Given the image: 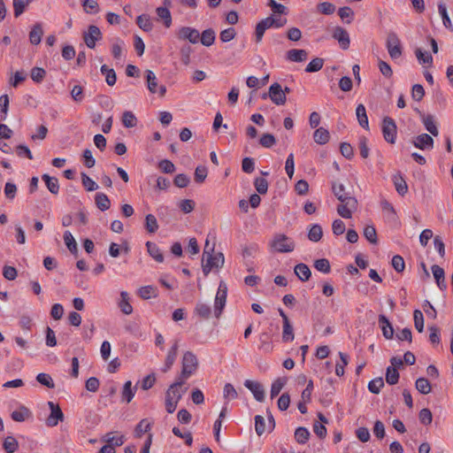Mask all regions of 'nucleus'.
<instances>
[{
	"label": "nucleus",
	"mask_w": 453,
	"mask_h": 453,
	"mask_svg": "<svg viewBox=\"0 0 453 453\" xmlns=\"http://www.w3.org/2000/svg\"><path fill=\"white\" fill-rule=\"evenodd\" d=\"M332 191L341 202V204L337 207L338 214L344 219H350L353 211L357 209L358 204L353 191L347 189L342 183L337 181L332 183Z\"/></svg>",
	"instance_id": "obj_1"
},
{
	"label": "nucleus",
	"mask_w": 453,
	"mask_h": 453,
	"mask_svg": "<svg viewBox=\"0 0 453 453\" xmlns=\"http://www.w3.org/2000/svg\"><path fill=\"white\" fill-rule=\"evenodd\" d=\"M270 247L280 253H288L294 250L296 243L294 240L286 234H276L270 242Z\"/></svg>",
	"instance_id": "obj_2"
},
{
	"label": "nucleus",
	"mask_w": 453,
	"mask_h": 453,
	"mask_svg": "<svg viewBox=\"0 0 453 453\" xmlns=\"http://www.w3.org/2000/svg\"><path fill=\"white\" fill-rule=\"evenodd\" d=\"M198 367L196 356L191 351H186L182 357L181 377L188 379L196 372Z\"/></svg>",
	"instance_id": "obj_3"
},
{
	"label": "nucleus",
	"mask_w": 453,
	"mask_h": 453,
	"mask_svg": "<svg viewBox=\"0 0 453 453\" xmlns=\"http://www.w3.org/2000/svg\"><path fill=\"white\" fill-rule=\"evenodd\" d=\"M386 47L391 58L396 59L402 56L401 42L395 32L390 31L388 33Z\"/></svg>",
	"instance_id": "obj_4"
},
{
	"label": "nucleus",
	"mask_w": 453,
	"mask_h": 453,
	"mask_svg": "<svg viewBox=\"0 0 453 453\" xmlns=\"http://www.w3.org/2000/svg\"><path fill=\"white\" fill-rule=\"evenodd\" d=\"M205 263L203 262L202 268L203 273L207 276L213 268H221L225 263V257L222 252L216 254L208 255L204 259Z\"/></svg>",
	"instance_id": "obj_5"
},
{
	"label": "nucleus",
	"mask_w": 453,
	"mask_h": 453,
	"mask_svg": "<svg viewBox=\"0 0 453 453\" xmlns=\"http://www.w3.org/2000/svg\"><path fill=\"white\" fill-rule=\"evenodd\" d=\"M227 296V287L224 281H220L219 284L218 291L215 296L214 303V315L216 318H219L221 312L226 305Z\"/></svg>",
	"instance_id": "obj_6"
},
{
	"label": "nucleus",
	"mask_w": 453,
	"mask_h": 453,
	"mask_svg": "<svg viewBox=\"0 0 453 453\" xmlns=\"http://www.w3.org/2000/svg\"><path fill=\"white\" fill-rule=\"evenodd\" d=\"M267 96L277 105H283L287 100L285 91H283L280 84L278 82L273 83L269 88L268 94H264L262 98L265 99Z\"/></svg>",
	"instance_id": "obj_7"
},
{
	"label": "nucleus",
	"mask_w": 453,
	"mask_h": 453,
	"mask_svg": "<svg viewBox=\"0 0 453 453\" xmlns=\"http://www.w3.org/2000/svg\"><path fill=\"white\" fill-rule=\"evenodd\" d=\"M382 134L384 139L394 144L396 137V125L395 120L390 117H385L382 120Z\"/></svg>",
	"instance_id": "obj_8"
},
{
	"label": "nucleus",
	"mask_w": 453,
	"mask_h": 453,
	"mask_svg": "<svg viewBox=\"0 0 453 453\" xmlns=\"http://www.w3.org/2000/svg\"><path fill=\"white\" fill-rule=\"evenodd\" d=\"M102 39V33L98 27L90 25L87 32L83 33V40L89 49H94L97 41Z\"/></svg>",
	"instance_id": "obj_9"
},
{
	"label": "nucleus",
	"mask_w": 453,
	"mask_h": 453,
	"mask_svg": "<svg viewBox=\"0 0 453 453\" xmlns=\"http://www.w3.org/2000/svg\"><path fill=\"white\" fill-rule=\"evenodd\" d=\"M179 40H188L189 42L196 44L199 42L200 34L196 28L190 27H182L176 33Z\"/></svg>",
	"instance_id": "obj_10"
},
{
	"label": "nucleus",
	"mask_w": 453,
	"mask_h": 453,
	"mask_svg": "<svg viewBox=\"0 0 453 453\" xmlns=\"http://www.w3.org/2000/svg\"><path fill=\"white\" fill-rule=\"evenodd\" d=\"M48 405L50 410V414L46 419V424L48 426H56L59 421H63L64 413L58 404L53 402H48Z\"/></svg>",
	"instance_id": "obj_11"
},
{
	"label": "nucleus",
	"mask_w": 453,
	"mask_h": 453,
	"mask_svg": "<svg viewBox=\"0 0 453 453\" xmlns=\"http://www.w3.org/2000/svg\"><path fill=\"white\" fill-rule=\"evenodd\" d=\"M146 81H147V87L150 93L155 94L158 91L160 96H164L166 88L165 86H160L157 89V79L155 75V73L151 70L146 71Z\"/></svg>",
	"instance_id": "obj_12"
},
{
	"label": "nucleus",
	"mask_w": 453,
	"mask_h": 453,
	"mask_svg": "<svg viewBox=\"0 0 453 453\" xmlns=\"http://www.w3.org/2000/svg\"><path fill=\"white\" fill-rule=\"evenodd\" d=\"M244 386L251 391L254 395V398L257 402H263L265 400V389L261 383L255 380H246L244 381Z\"/></svg>",
	"instance_id": "obj_13"
},
{
	"label": "nucleus",
	"mask_w": 453,
	"mask_h": 453,
	"mask_svg": "<svg viewBox=\"0 0 453 453\" xmlns=\"http://www.w3.org/2000/svg\"><path fill=\"white\" fill-rule=\"evenodd\" d=\"M333 38L337 40L340 46L343 50H347L349 47L350 40L349 33L346 29L342 27H336L332 35Z\"/></svg>",
	"instance_id": "obj_14"
},
{
	"label": "nucleus",
	"mask_w": 453,
	"mask_h": 453,
	"mask_svg": "<svg viewBox=\"0 0 453 453\" xmlns=\"http://www.w3.org/2000/svg\"><path fill=\"white\" fill-rule=\"evenodd\" d=\"M178 349H179V341L175 340L173 342L171 349L168 350V353H167V356H166V358L165 361V365L162 368L163 372H168L171 369V367L173 366V365L174 364L175 359L177 357V354H178Z\"/></svg>",
	"instance_id": "obj_15"
},
{
	"label": "nucleus",
	"mask_w": 453,
	"mask_h": 453,
	"mask_svg": "<svg viewBox=\"0 0 453 453\" xmlns=\"http://www.w3.org/2000/svg\"><path fill=\"white\" fill-rule=\"evenodd\" d=\"M413 144L416 148L420 150H432L434 147V139L428 134H422L415 138Z\"/></svg>",
	"instance_id": "obj_16"
},
{
	"label": "nucleus",
	"mask_w": 453,
	"mask_h": 453,
	"mask_svg": "<svg viewBox=\"0 0 453 453\" xmlns=\"http://www.w3.org/2000/svg\"><path fill=\"white\" fill-rule=\"evenodd\" d=\"M308 58V52L303 49H292L287 51L286 59L290 62L301 63Z\"/></svg>",
	"instance_id": "obj_17"
},
{
	"label": "nucleus",
	"mask_w": 453,
	"mask_h": 453,
	"mask_svg": "<svg viewBox=\"0 0 453 453\" xmlns=\"http://www.w3.org/2000/svg\"><path fill=\"white\" fill-rule=\"evenodd\" d=\"M274 22V18L273 16L267 17L257 24L256 27V41L259 42L266 29L273 27V23Z\"/></svg>",
	"instance_id": "obj_18"
},
{
	"label": "nucleus",
	"mask_w": 453,
	"mask_h": 453,
	"mask_svg": "<svg viewBox=\"0 0 453 453\" xmlns=\"http://www.w3.org/2000/svg\"><path fill=\"white\" fill-rule=\"evenodd\" d=\"M186 389H180V383H173L166 390L165 399L179 403Z\"/></svg>",
	"instance_id": "obj_19"
},
{
	"label": "nucleus",
	"mask_w": 453,
	"mask_h": 453,
	"mask_svg": "<svg viewBox=\"0 0 453 453\" xmlns=\"http://www.w3.org/2000/svg\"><path fill=\"white\" fill-rule=\"evenodd\" d=\"M431 270L438 288L441 290H445L447 288V283L445 280V273L443 268H441L440 265H432Z\"/></svg>",
	"instance_id": "obj_20"
},
{
	"label": "nucleus",
	"mask_w": 453,
	"mask_h": 453,
	"mask_svg": "<svg viewBox=\"0 0 453 453\" xmlns=\"http://www.w3.org/2000/svg\"><path fill=\"white\" fill-rule=\"evenodd\" d=\"M379 324L381 327L382 334L386 339H392L394 335V328L388 318L380 314L378 318Z\"/></svg>",
	"instance_id": "obj_21"
},
{
	"label": "nucleus",
	"mask_w": 453,
	"mask_h": 453,
	"mask_svg": "<svg viewBox=\"0 0 453 453\" xmlns=\"http://www.w3.org/2000/svg\"><path fill=\"white\" fill-rule=\"evenodd\" d=\"M294 272L297 278L303 282L307 281L311 275L308 265L303 263L297 264L294 268Z\"/></svg>",
	"instance_id": "obj_22"
},
{
	"label": "nucleus",
	"mask_w": 453,
	"mask_h": 453,
	"mask_svg": "<svg viewBox=\"0 0 453 453\" xmlns=\"http://www.w3.org/2000/svg\"><path fill=\"white\" fill-rule=\"evenodd\" d=\"M42 180L45 182V185L48 190L53 194L58 195L59 192V183L58 180L56 177H50L49 174L44 173L42 175Z\"/></svg>",
	"instance_id": "obj_23"
},
{
	"label": "nucleus",
	"mask_w": 453,
	"mask_h": 453,
	"mask_svg": "<svg viewBox=\"0 0 453 453\" xmlns=\"http://www.w3.org/2000/svg\"><path fill=\"white\" fill-rule=\"evenodd\" d=\"M356 115L358 124L365 129H369L368 117L364 104H359L356 108Z\"/></svg>",
	"instance_id": "obj_24"
},
{
	"label": "nucleus",
	"mask_w": 453,
	"mask_h": 453,
	"mask_svg": "<svg viewBox=\"0 0 453 453\" xmlns=\"http://www.w3.org/2000/svg\"><path fill=\"white\" fill-rule=\"evenodd\" d=\"M392 180L394 182L397 193L400 196H403L408 192V185L403 177L402 176V174H395L392 178Z\"/></svg>",
	"instance_id": "obj_25"
},
{
	"label": "nucleus",
	"mask_w": 453,
	"mask_h": 453,
	"mask_svg": "<svg viewBox=\"0 0 453 453\" xmlns=\"http://www.w3.org/2000/svg\"><path fill=\"white\" fill-rule=\"evenodd\" d=\"M330 134L327 129L324 127H319L313 134L314 142L318 144L324 145L328 142Z\"/></svg>",
	"instance_id": "obj_26"
},
{
	"label": "nucleus",
	"mask_w": 453,
	"mask_h": 453,
	"mask_svg": "<svg viewBox=\"0 0 453 453\" xmlns=\"http://www.w3.org/2000/svg\"><path fill=\"white\" fill-rule=\"evenodd\" d=\"M43 35L42 27L40 23H36L29 33V41L32 44L37 45L42 41Z\"/></svg>",
	"instance_id": "obj_27"
},
{
	"label": "nucleus",
	"mask_w": 453,
	"mask_h": 453,
	"mask_svg": "<svg viewBox=\"0 0 453 453\" xmlns=\"http://www.w3.org/2000/svg\"><path fill=\"white\" fill-rule=\"evenodd\" d=\"M295 339L294 327L290 321L282 323L281 340L283 342H291Z\"/></svg>",
	"instance_id": "obj_28"
},
{
	"label": "nucleus",
	"mask_w": 453,
	"mask_h": 453,
	"mask_svg": "<svg viewBox=\"0 0 453 453\" xmlns=\"http://www.w3.org/2000/svg\"><path fill=\"white\" fill-rule=\"evenodd\" d=\"M194 312L199 318L203 319H208L211 316V309L210 305L203 302H198L195 307Z\"/></svg>",
	"instance_id": "obj_29"
},
{
	"label": "nucleus",
	"mask_w": 453,
	"mask_h": 453,
	"mask_svg": "<svg viewBox=\"0 0 453 453\" xmlns=\"http://www.w3.org/2000/svg\"><path fill=\"white\" fill-rule=\"evenodd\" d=\"M423 124L426 129L434 136H437L439 134V131L437 126L434 121V118L432 115H426L422 118Z\"/></svg>",
	"instance_id": "obj_30"
},
{
	"label": "nucleus",
	"mask_w": 453,
	"mask_h": 453,
	"mask_svg": "<svg viewBox=\"0 0 453 453\" xmlns=\"http://www.w3.org/2000/svg\"><path fill=\"white\" fill-rule=\"evenodd\" d=\"M146 247L149 254L158 263H162L164 261V256L157 247V245L151 242H146Z\"/></svg>",
	"instance_id": "obj_31"
},
{
	"label": "nucleus",
	"mask_w": 453,
	"mask_h": 453,
	"mask_svg": "<svg viewBox=\"0 0 453 453\" xmlns=\"http://www.w3.org/2000/svg\"><path fill=\"white\" fill-rule=\"evenodd\" d=\"M438 11H439L440 15L441 16L444 27L449 28L450 31H453V25H452L451 19L448 14L447 7L444 3L440 2L438 4Z\"/></svg>",
	"instance_id": "obj_32"
},
{
	"label": "nucleus",
	"mask_w": 453,
	"mask_h": 453,
	"mask_svg": "<svg viewBox=\"0 0 453 453\" xmlns=\"http://www.w3.org/2000/svg\"><path fill=\"white\" fill-rule=\"evenodd\" d=\"M95 202L97 208L102 211L108 210L111 206L110 199L104 193H97L95 196Z\"/></svg>",
	"instance_id": "obj_33"
},
{
	"label": "nucleus",
	"mask_w": 453,
	"mask_h": 453,
	"mask_svg": "<svg viewBox=\"0 0 453 453\" xmlns=\"http://www.w3.org/2000/svg\"><path fill=\"white\" fill-rule=\"evenodd\" d=\"M380 206L383 212L386 214L388 220L395 221L397 218L396 211L394 206L387 200H382L380 202Z\"/></svg>",
	"instance_id": "obj_34"
},
{
	"label": "nucleus",
	"mask_w": 453,
	"mask_h": 453,
	"mask_svg": "<svg viewBox=\"0 0 453 453\" xmlns=\"http://www.w3.org/2000/svg\"><path fill=\"white\" fill-rule=\"evenodd\" d=\"M157 15L158 19L164 21V24L166 27H170L172 25V16L171 12L166 7H157L156 9Z\"/></svg>",
	"instance_id": "obj_35"
},
{
	"label": "nucleus",
	"mask_w": 453,
	"mask_h": 453,
	"mask_svg": "<svg viewBox=\"0 0 453 453\" xmlns=\"http://www.w3.org/2000/svg\"><path fill=\"white\" fill-rule=\"evenodd\" d=\"M30 415V411L27 407L21 406L19 410L12 412V418L17 422H23L27 419Z\"/></svg>",
	"instance_id": "obj_36"
},
{
	"label": "nucleus",
	"mask_w": 453,
	"mask_h": 453,
	"mask_svg": "<svg viewBox=\"0 0 453 453\" xmlns=\"http://www.w3.org/2000/svg\"><path fill=\"white\" fill-rule=\"evenodd\" d=\"M101 73L105 75V81L109 86L115 85L117 76L112 68H109L106 65H103L101 66Z\"/></svg>",
	"instance_id": "obj_37"
},
{
	"label": "nucleus",
	"mask_w": 453,
	"mask_h": 453,
	"mask_svg": "<svg viewBox=\"0 0 453 453\" xmlns=\"http://www.w3.org/2000/svg\"><path fill=\"white\" fill-rule=\"evenodd\" d=\"M120 297H121V301L119 302V305L121 311L126 315L131 314L133 311V307L129 303L128 294L126 291H122L120 293Z\"/></svg>",
	"instance_id": "obj_38"
},
{
	"label": "nucleus",
	"mask_w": 453,
	"mask_h": 453,
	"mask_svg": "<svg viewBox=\"0 0 453 453\" xmlns=\"http://www.w3.org/2000/svg\"><path fill=\"white\" fill-rule=\"evenodd\" d=\"M136 23L138 27L145 32H150L153 28V24L150 21L149 15L142 14L137 17Z\"/></svg>",
	"instance_id": "obj_39"
},
{
	"label": "nucleus",
	"mask_w": 453,
	"mask_h": 453,
	"mask_svg": "<svg viewBox=\"0 0 453 453\" xmlns=\"http://www.w3.org/2000/svg\"><path fill=\"white\" fill-rule=\"evenodd\" d=\"M134 392L135 389L132 388V382L130 380L126 381L121 392L122 401L130 403L134 398Z\"/></svg>",
	"instance_id": "obj_40"
},
{
	"label": "nucleus",
	"mask_w": 453,
	"mask_h": 453,
	"mask_svg": "<svg viewBox=\"0 0 453 453\" xmlns=\"http://www.w3.org/2000/svg\"><path fill=\"white\" fill-rule=\"evenodd\" d=\"M415 386L417 390L423 395L429 394L432 389L429 380L423 377L418 378L416 380Z\"/></svg>",
	"instance_id": "obj_41"
},
{
	"label": "nucleus",
	"mask_w": 453,
	"mask_h": 453,
	"mask_svg": "<svg viewBox=\"0 0 453 453\" xmlns=\"http://www.w3.org/2000/svg\"><path fill=\"white\" fill-rule=\"evenodd\" d=\"M33 0H12L13 10H14V16L16 18L20 16L25 12L27 6Z\"/></svg>",
	"instance_id": "obj_42"
},
{
	"label": "nucleus",
	"mask_w": 453,
	"mask_h": 453,
	"mask_svg": "<svg viewBox=\"0 0 453 453\" xmlns=\"http://www.w3.org/2000/svg\"><path fill=\"white\" fill-rule=\"evenodd\" d=\"M215 41V32L211 28L205 29L201 35V43L204 46H211Z\"/></svg>",
	"instance_id": "obj_43"
},
{
	"label": "nucleus",
	"mask_w": 453,
	"mask_h": 453,
	"mask_svg": "<svg viewBox=\"0 0 453 453\" xmlns=\"http://www.w3.org/2000/svg\"><path fill=\"white\" fill-rule=\"evenodd\" d=\"M122 124L127 128L134 127L137 125V119L132 111H126L122 115Z\"/></svg>",
	"instance_id": "obj_44"
},
{
	"label": "nucleus",
	"mask_w": 453,
	"mask_h": 453,
	"mask_svg": "<svg viewBox=\"0 0 453 453\" xmlns=\"http://www.w3.org/2000/svg\"><path fill=\"white\" fill-rule=\"evenodd\" d=\"M145 228L148 233L154 234L158 229V224L156 217L153 214H148L145 217Z\"/></svg>",
	"instance_id": "obj_45"
},
{
	"label": "nucleus",
	"mask_w": 453,
	"mask_h": 453,
	"mask_svg": "<svg viewBox=\"0 0 453 453\" xmlns=\"http://www.w3.org/2000/svg\"><path fill=\"white\" fill-rule=\"evenodd\" d=\"M3 447L7 453H14L19 448V443L13 436H7L4 441Z\"/></svg>",
	"instance_id": "obj_46"
},
{
	"label": "nucleus",
	"mask_w": 453,
	"mask_h": 453,
	"mask_svg": "<svg viewBox=\"0 0 453 453\" xmlns=\"http://www.w3.org/2000/svg\"><path fill=\"white\" fill-rule=\"evenodd\" d=\"M322 235H323V231H322V227L319 225L315 224V225L311 226V227L309 231V234H308V238L310 241L317 242L322 238Z\"/></svg>",
	"instance_id": "obj_47"
},
{
	"label": "nucleus",
	"mask_w": 453,
	"mask_h": 453,
	"mask_svg": "<svg viewBox=\"0 0 453 453\" xmlns=\"http://www.w3.org/2000/svg\"><path fill=\"white\" fill-rule=\"evenodd\" d=\"M324 65V59L321 58H313L305 68L307 73H316L322 69Z\"/></svg>",
	"instance_id": "obj_48"
},
{
	"label": "nucleus",
	"mask_w": 453,
	"mask_h": 453,
	"mask_svg": "<svg viewBox=\"0 0 453 453\" xmlns=\"http://www.w3.org/2000/svg\"><path fill=\"white\" fill-rule=\"evenodd\" d=\"M310 437V432L307 428L300 426L296 429L295 439L298 443L304 444Z\"/></svg>",
	"instance_id": "obj_49"
},
{
	"label": "nucleus",
	"mask_w": 453,
	"mask_h": 453,
	"mask_svg": "<svg viewBox=\"0 0 453 453\" xmlns=\"http://www.w3.org/2000/svg\"><path fill=\"white\" fill-rule=\"evenodd\" d=\"M399 380V372L397 369L392 366H388L386 372V381L389 385H395Z\"/></svg>",
	"instance_id": "obj_50"
},
{
	"label": "nucleus",
	"mask_w": 453,
	"mask_h": 453,
	"mask_svg": "<svg viewBox=\"0 0 453 453\" xmlns=\"http://www.w3.org/2000/svg\"><path fill=\"white\" fill-rule=\"evenodd\" d=\"M286 383L287 379L285 378H279L276 380H274L271 387V398H274L275 396H277Z\"/></svg>",
	"instance_id": "obj_51"
},
{
	"label": "nucleus",
	"mask_w": 453,
	"mask_h": 453,
	"mask_svg": "<svg viewBox=\"0 0 453 453\" xmlns=\"http://www.w3.org/2000/svg\"><path fill=\"white\" fill-rule=\"evenodd\" d=\"M64 241L67 249L72 252H77V243L70 231L64 233Z\"/></svg>",
	"instance_id": "obj_52"
},
{
	"label": "nucleus",
	"mask_w": 453,
	"mask_h": 453,
	"mask_svg": "<svg viewBox=\"0 0 453 453\" xmlns=\"http://www.w3.org/2000/svg\"><path fill=\"white\" fill-rule=\"evenodd\" d=\"M81 176L82 185L87 191L91 192L98 188V185L85 173H81Z\"/></svg>",
	"instance_id": "obj_53"
},
{
	"label": "nucleus",
	"mask_w": 453,
	"mask_h": 453,
	"mask_svg": "<svg viewBox=\"0 0 453 453\" xmlns=\"http://www.w3.org/2000/svg\"><path fill=\"white\" fill-rule=\"evenodd\" d=\"M9 109V97L7 95L0 96V121H4L6 119Z\"/></svg>",
	"instance_id": "obj_54"
},
{
	"label": "nucleus",
	"mask_w": 453,
	"mask_h": 453,
	"mask_svg": "<svg viewBox=\"0 0 453 453\" xmlns=\"http://www.w3.org/2000/svg\"><path fill=\"white\" fill-rule=\"evenodd\" d=\"M314 267L316 270L323 273H329L331 271L330 263L326 258H320L315 260Z\"/></svg>",
	"instance_id": "obj_55"
},
{
	"label": "nucleus",
	"mask_w": 453,
	"mask_h": 453,
	"mask_svg": "<svg viewBox=\"0 0 453 453\" xmlns=\"http://www.w3.org/2000/svg\"><path fill=\"white\" fill-rule=\"evenodd\" d=\"M339 357L342 363L336 364L335 373L338 376H342L344 374V367L349 363V356L343 352H339Z\"/></svg>",
	"instance_id": "obj_56"
},
{
	"label": "nucleus",
	"mask_w": 453,
	"mask_h": 453,
	"mask_svg": "<svg viewBox=\"0 0 453 453\" xmlns=\"http://www.w3.org/2000/svg\"><path fill=\"white\" fill-rule=\"evenodd\" d=\"M384 386V380L381 377L375 378L368 383V389L372 394H379L380 388Z\"/></svg>",
	"instance_id": "obj_57"
},
{
	"label": "nucleus",
	"mask_w": 453,
	"mask_h": 453,
	"mask_svg": "<svg viewBox=\"0 0 453 453\" xmlns=\"http://www.w3.org/2000/svg\"><path fill=\"white\" fill-rule=\"evenodd\" d=\"M254 186L256 190L261 194L265 195L267 193L268 190V181L262 177L256 178L254 180Z\"/></svg>",
	"instance_id": "obj_58"
},
{
	"label": "nucleus",
	"mask_w": 453,
	"mask_h": 453,
	"mask_svg": "<svg viewBox=\"0 0 453 453\" xmlns=\"http://www.w3.org/2000/svg\"><path fill=\"white\" fill-rule=\"evenodd\" d=\"M36 380L40 384H42L49 388H54V387H55V384L53 382L51 376L48 373H44V372L39 373L36 376Z\"/></svg>",
	"instance_id": "obj_59"
},
{
	"label": "nucleus",
	"mask_w": 453,
	"mask_h": 453,
	"mask_svg": "<svg viewBox=\"0 0 453 453\" xmlns=\"http://www.w3.org/2000/svg\"><path fill=\"white\" fill-rule=\"evenodd\" d=\"M363 234L368 242H370L372 244L377 243V233L373 226H365Z\"/></svg>",
	"instance_id": "obj_60"
},
{
	"label": "nucleus",
	"mask_w": 453,
	"mask_h": 453,
	"mask_svg": "<svg viewBox=\"0 0 453 453\" xmlns=\"http://www.w3.org/2000/svg\"><path fill=\"white\" fill-rule=\"evenodd\" d=\"M414 326L418 332L422 333L424 330V316L419 310H415L413 312Z\"/></svg>",
	"instance_id": "obj_61"
},
{
	"label": "nucleus",
	"mask_w": 453,
	"mask_h": 453,
	"mask_svg": "<svg viewBox=\"0 0 453 453\" xmlns=\"http://www.w3.org/2000/svg\"><path fill=\"white\" fill-rule=\"evenodd\" d=\"M156 292V288L152 286H144L139 289L138 293L142 299H150V297H155L157 296Z\"/></svg>",
	"instance_id": "obj_62"
},
{
	"label": "nucleus",
	"mask_w": 453,
	"mask_h": 453,
	"mask_svg": "<svg viewBox=\"0 0 453 453\" xmlns=\"http://www.w3.org/2000/svg\"><path fill=\"white\" fill-rule=\"evenodd\" d=\"M31 79L36 82V83H40L42 81V80L44 79L45 75H46V72L43 68H41V67H34L32 68L31 70Z\"/></svg>",
	"instance_id": "obj_63"
},
{
	"label": "nucleus",
	"mask_w": 453,
	"mask_h": 453,
	"mask_svg": "<svg viewBox=\"0 0 453 453\" xmlns=\"http://www.w3.org/2000/svg\"><path fill=\"white\" fill-rule=\"evenodd\" d=\"M236 35L235 29L234 27H228L221 31L219 39L222 42H228L232 41Z\"/></svg>",
	"instance_id": "obj_64"
}]
</instances>
